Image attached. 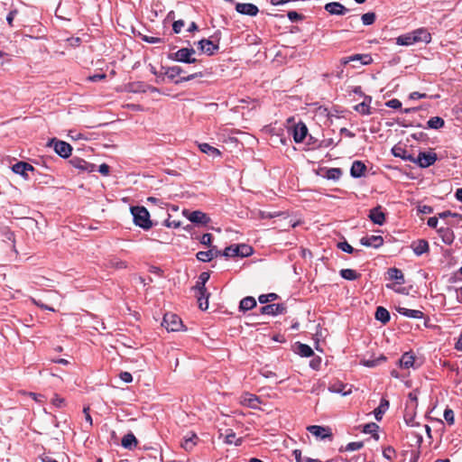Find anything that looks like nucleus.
Instances as JSON below:
<instances>
[{
	"label": "nucleus",
	"instance_id": "69168bd1",
	"mask_svg": "<svg viewBox=\"0 0 462 462\" xmlns=\"http://www.w3.org/2000/svg\"><path fill=\"white\" fill-rule=\"evenodd\" d=\"M31 300L34 305L38 306L41 309L47 310L50 311H55V310L52 307H50V306L42 303L40 300H38L34 298H31Z\"/></svg>",
	"mask_w": 462,
	"mask_h": 462
},
{
	"label": "nucleus",
	"instance_id": "79ce46f5",
	"mask_svg": "<svg viewBox=\"0 0 462 462\" xmlns=\"http://www.w3.org/2000/svg\"><path fill=\"white\" fill-rule=\"evenodd\" d=\"M378 428V425L374 422L367 423L364 426L363 432L373 434V438L378 440L379 435L376 432Z\"/></svg>",
	"mask_w": 462,
	"mask_h": 462
},
{
	"label": "nucleus",
	"instance_id": "338daca9",
	"mask_svg": "<svg viewBox=\"0 0 462 462\" xmlns=\"http://www.w3.org/2000/svg\"><path fill=\"white\" fill-rule=\"evenodd\" d=\"M183 26L184 22L182 20H178L173 23L172 30L175 33H180Z\"/></svg>",
	"mask_w": 462,
	"mask_h": 462
},
{
	"label": "nucleus",
	"instance_id": "c85d7f7f",
	"mask_svg": "<svg viewBox=\"0 0 462 462\" xmlns=\"http://www.w3.org/2000/svg\"><path fill=\"white\" fill-rule=\"evenodd\" d=\"M388 275L389 279L395 281L397 284H403L405 282L402 272L398 268H390L388 270Z\"/></svg>",
	"mask_w": 462,
	"mask_h": 462
},
{
	"label": "nucleus",
	"instance_id": "c9c22d12",
	"mask_svg": "<svg viewBox=\"0 0 462 462\" xmlns=\"http://www.w3.org/2000/svg\"><path fill=\"white\" fill-rule=\"evenodd\" d=\"M396 43L398 45H402V46H410V45L414 44L415 42H414V38L412 37L411 32H408V33L400 35L396 39Z\"/></svg>",
	"mask_w": 462,
	"mask_h": 462
},
{
	"label": "nucleus",
	"instance_id": "e433bc0d",
	"mask_svg": "<svg viewBox=\"0 0 462 462\" xmlns=\"http://www.w3.org/2000/svg\"><path fill=\"white\" fill-rule=\"evenodd\" d=\"M297 353L303 357H310L314 354L312 348L310 346L302 343H298Z\"/></svg>",
	"mask_w": 462,
	"mask_h": 462
},
{
	"label": "nucleus",
	"instance_id": "13d9d810",
	"mask_svg": "<svg viewBox=\"0 0 462 462\" xmlns=\"http://www.w3.org/2000/svg\"><path fill=\"white\" fill-rule=\"evenodd\" d=\"M344 387L345 386L343 384H332L329 386V391L332 393H342L343 395H346L349 393V392H343Z\"/></svg>",
	"mask_w": 462,
	"mask_h": 462
},
{
	"label": "nucleus",
	"instance_id": "6e6552de",
	"mask_svg": "<svg viewBox=\"0 0 462 462\" xmlns=\"http://www.w3.org/2000/svg\"><path fill=\"white\" fill-rule=\"evenodd\" d=\"M236 10L237 13L248 16H256L259 13L258 7L250 3H237L236 5Z\"/></svg>",
	"mask_w": 462,
	"mask_h": 462
},
{
	"label": "nucleus",
	"instance_id": "680f3d73",
	"mask_svg": "<svg viewBox=\"0 0 462 462\" xmlns=\"http://www.w3.org/2000/svg\"><path fill=\"white\" fill-rule=\"evenodd\" d=\"M395 454V449L389 446V447H386L383 450V457H385L387 460H392V457Z\"/></svg>",
	"mask_w": 462,
	"mask_h": 462
},
{
	"label": "nucleus",
	"instance_id": "4c0bfd02",
	"mask_svg": "<svg viewBox=\"0 0 462 462\" xmlns=\"http://www.w3.org/2000/svg\"><path fill=\"white\" fill-rule=\"evenodd\" d=\"M444 125H445V121L443 120V118H441L439 116L430 117L429 119V121L427 122L428 128H430V129H439V128L443 127Z\"/></svg>",
	"mask_w": 462,
	"mask_h": 462
},
{
	"label": "nucleus",
	"instance_id": "473e14b6",
	"mask_svg": "<svg viewBox=\"0 0 462 462\" xmlns=\"http://www.w3.org/2000/svg\"><path fill=\"white\" fill-rule=\"evenodd\" d=\"M414 361V356L410 352H406L402 356L400 359V365L402 368H410L413 366Z\"/></svg>",
	"mask_w": 462,
	"mask_h": 462
},
{
	"label": "nucleus",
	"instance_id": "c756f323",
	"mask_svg": "<svg viewBox=\"0 0 462 462\" xmlns=\"http://www.w3.org/2000/svg\"><path fill=\"white\" fill-rule=\"evenodd\" d=\"M199 148L202 152H204L213 158L218 157L221 154V152L218 149H217L206 143H199Z\"/></svg>",
	"mask_w": 462,
	"mask_h": 462
},
{
	"label": "nucleus",
	"instance_id": "39448f33",
	"mask_svg": "<svg viewBox=\"0 0 462 462\" xmlns=\"http://www.w3.org/2000/svg\"><path fill=\"white\" fill-rule=\"evenodd\" d=\"M438 157L435 152H420L418 155V157L415 158L414 163L419 164L421 168H428L431 165H433Z\"/></svg>",
	"mask_w": 462,
	"mask_h": 462
},
{
	"label": "nucleus",
	"instance_id": "412c9836",
	"mask_svg": "<svg viewBox=\"0 0 462 462\" xmlns=\"http://www.w3.org/2000/svg\"><path fill=\"white\" fill-rule=\"evenodd\" d=\"M396 311L404 316V317H407V318H410V319H422L424 317V314L422 311L419 310H410V309H407V308H404V307H396Z\"/></svg>",
	"mask_w": 462,
	"mask_h": 462
},
{
	"label": "nucleus",
	"instance_id": "09e8293b",
	"mask_svg": "<svg viewBox=\"0 0 462 462\" xmlns=\"http://www.w3.org/2000/svg\"><path fill=\"white\" fill-rule=\"evenodd\" d=\"M238 247H236V245H232L230 246H227L225 248L223 252H221L220 255H223L225 257H235L238 256L237 254Z\"/></svg>",
	"mask_w": 462,
	"mask_h": 462
},
{
	"label": "nucleus",
	"instance_id": "49530a36",
	"mask_svg": "<svg viewBox=\"0 0 462 462\" xmlns=\"http://www.w3.org/2000/svg\"><path fill=\"white\" fill-rule=\"evenodd\" d=\"M342 175V171L339 168H330L326 172V178L328 180H337Z\"/></svg>",
	"mask_w": 462,
	"mask_h": 462
},
{
	"label": "nucleus",
	"instance_id": "f03ea898",
	"mask_svg": "<svg viewBox=\"0 0 462 462\" xmlns=\"http://www.w3.org/2000/svg\"><path fill=\"white\" fill-rule=\"evenodd\" d=\"M193 48H181L176 52L169 53L168 59L183 63H195L197 59L192 57L195 54Z\"/></svg>",
	"mask_w": 462,
	"mask_h": 462
},
{
	"label": "nucleus",
	"instance_id": "4468645a",
	"mask_svg": "<svg viewBox=\"0 0 462 462\" xmlns=\"http://www.w3.org/2000/svg\"><path fill=\"white\" fill-rule=\"evenodd\" d=\"M414 38V42L429 43L431 41V35L425 28H419L411 32Z\"/></svg>",
	"mask_w": 462,
	"mask_h": 462
},
{
	"label": "nucleus",
	"instance_id": "a878e982",
	"mask_svg": "<svg viewBox=\"0 0 462 462\" xmlns=\"http://www.w3.org/2000/svg\"><path fill=\"white\" fill-rule=\"evenodd\" d=\"M365 165L360 161H355L350 169V174L354 178H360L365 171Z\"/></svg>",
	"mask_w": 462,
	"mask_h": 462
},
{
	"label": "nucleus",
	"instance_id": "20e7f679",
	"mask_svg": "<svg viewBox=\"0 0 462 462\" xmlns=\"http://www.w3.org/2000/svg\"><path fill=\"white\" fill-rule=\"evenodd\" d=\"M162 325L168 331H179L182 328V321L176 314L166 313L163 317Z\"/></svg>",
	"mask_w": 462,
	"mask_h": 462
},
{
	"label": "nucleus",
	"instance_id": "5701e85b",
	"mask_svg": "<svg viewBox=\"0 0 462 462\" xmlns=\"http://www.w3.org/2000/svg\"><path fill=\"white\" fill-rule=\"evenodd\" d=\"M414 254L418 256L429 251V243L424 239H420L411 244Z\"/></svg>",
	"mask_w": 462,
	"mask_h": 462
},
{
	"label": "nucleus",
	"instance_id": "4be33fe9",
	"mask_svg": "<svg viewBox=\"0 0 462 462\" xmlns=\"http://www.w3.org/2000/svg\"><path fill=\"white\" fill-rule=\"evenodd\" d=\"M308 430L314 436L326 439L330 436L329 429L319 425H312L308 427Z\"/></svg>",
	"mask_w": 462,
	"mask_h": 462
},
{
	"label": "nucleus",
	"instance_id": "5fc2aeb1",
	"mask_svg": "<svg viewBox=\"0 0 462 462\" xmlns=\"http://www.w3.org/2000/svg\"><path fill=\"white\" fill-rule=\"evenodd\" d=\"M337 247L347 254H353L355 252V249L346 241L339 242Z\"/></svg>",
	"mask_w": 462,
	"mask_h": 462
},
{
	"label": "nucleus",
	"instance_id": "a18cd8bd",
	"mask_svg": "<svg viewBox=\"0 0 462 462\" xmlns=\"http://www.w3.org/2000/svg\"><path fill=\"white\" fill-rule=\"evenodd\" d=\"M385 360H386V357L382 355L378 358L365 359V360H363L361 363L363 365H365L366 367H375Z\"/></svg>",
	"mask_w": 462,
	"mask_h": 462
},
{
	"label": "nucleus",
	"instance_id": "6ab92c4d",
	"mask_svg": "<svg viewBox=\"0 0 462 462\" xmlns=\"http://www.w3.org/2000/svg\"><path fill=\"white\" fill-rule=\"evenodd\" d=\"M369 218L376 225L382 226L385 222V215L382 210V207L378 206L370 210Z\"/></svg>",
	"mask_w": 462,
	"mask_h": 462
},
{
	"label": "nucleus",
	"instance_id": "f257e3e1",
	"mask_svg": "<svg viewBox=\"0 0 462 462\" xmlns=\"http://www.w3.org/2000/svg\"><path fill=\"white\" fill-rule=\"evenodd\" d=\"M134 223L144 230H148L152 226L150 219L149 211L144 207L135 206L131 208Z\"/></svg>",
	"mask_w": 462,
	"mask_h": 462
},
{
	"label": "nucleus",
	"instance_id": "f8f14e48",
	"mask_svg": "<svg viewBox=\"0 0 462 462\" xmlns=\"http://www.w3.org/2000/svg\"><path fill=\"white\" fill-rule=\"evenodd\" d=\"M12 171L14 173L19 174V175L23 176V178L27 179L28 178L27 172L33 171L34 168L32 165H31L28 162H18L12 166Z\"/></svg>",
	"mask_w": 462,
	"mask_h": 462
},
{
	"label": "nucleus",
	"instance_id": "a19ab883",
	"mask_svg": "<svg viewBox=\"0 0 462 462\" xmlns=\"http://www.w3.org/2000/svg\"><path fill=\"white\" fill-rule=\"evenodd\" d=\"M340 276L347 281H355L359 278L360 274L353 269H342Z\"/></svg>",
	"mask_w": 462,
	"mask_h": 462
},
{
	"label": "nucleus",
	"instance_id": "6e6d98bb",
	"mask_svg": "<svg viewBox=\"0 0 462 462\" xmlns=\"http://www.w3.org/2000/svg\"><path fill=\"white\" fill-rule=\"evenodd\" d=\"M61 296L57 291H50L45 298L46 300L54 303L60 300Z\"/></svg>",
	"mask_w": 462,
	"mask_h": 462
},
{
	"label": "nucleus",
	"instance_id": "e2e57ef3",
	"mask_svg": "<svg viewBox=\"0 0 462 462\" xmlns=\"http://www.w3.org/2000/svg\"><path fill=\"white\" fill-rule=\"evenodd\" d=\"M199 242L204 245L210 246L212 243V235L209 233L202 235L199 238Z\"/></svg>",
	"mask_w": 462,
	"mask_h": 462
},
{
	"label": "nucleus",
	"instance_id": "2f4dec72",
	"mask_svg": "<svg viewBox=\"0 0 462 462\" xmlns=\"http://www.w3.org/2000/svg\"><path fill=\"white\" fill-rule=\"evenodd\" d=\"M370 102H371V97H366L363 102L355 106V110L362 115H370L371 114L370 106H369Z\"/></svg>",
	"mask_w": 462,
	"mask_h": 462
},
{
	"label": "nucleus",
	"instance_id": "9b49d317",
	"mask_svg": "<svg viewBox=\"0 0 462 462\" xmlns=\"http://www.w3.org/2000/svg\"><path fill=\"white\" fill-rule=\"evenodd\" d=\"M325 10L330 14L336 15H345L349 12V9L345 7L342 4L338 2H330L326 4Z\"/></svg>",
	"mask_w": 462,
	"mask_h": 462
},
{
	"label": "nucleus",
	"instance_id": "774afa93",
	"mask_svg": "<svg viewBox=\"0 0 462 462\" xmlns=\"http://www.w3.org/2000/svg\"><path fill=\"white\" fill-rule=\"evenodd\" d=\"M119 377L125 383H131L133 381V375L129 372H121Z\"/></svg>",
	"mask_w": 462,
	"mask_h": 462
},
{
	"label": "nucleus",
	"instance_id": "f704fd0d",
	"mask_svg": "<svg viewBox=\"0 0 462 462\" xmlns=\"http://www.w3.org/2000/svg\"><path fill=\"white\" fill-rule=\"evenodd\" d=\"M375 319L386 324L390 320V313L385 308L378 307L375 311Z\"/></svg>",
	"mask_w": 462,
	"mask_h": 462
},
{
	"label": "nucleus",
	"instance_id": "052dcab7",
	"mask_svg": "<svg viewBox=\"0 0 462 462\" xmlns=\"http://www.w3.org/2000/svg\"><path fill=\"white\" fill-rule=\"evenodd\" d=\"M385 106L390 108L398 109L402 107V102L397 98H393L387 101Z\"/></svg>",
	"mask_w": 462,
	"mask_h": 462
},
{
	"label": "nucleus",
	"instance_id": "cd10ccee",
	"mask_svg": "<svg viewBox=\"0 0 462 462\" xmlns=\"http://www.w3.org/2000/svg\"><path fill=\"white\" fill-rule=\"evenodd\" d=\"M416 410L417 408H410L408 406H405L403 419L407 426L409 427H414L416 425L414 419L416 416Z\"/></svg>",
	"mask_w": 462,
	"mask_h": 462
},
{
	"label": "nucleus",
	"instance_id": "37998d69",
	"mask_svg": "<svg viewBox=\"0 0 462 462\" xmlns=\"http://www.w3.org/2000/svg\"><path fill=\"white\" fill-rule=\"evenodd\" d=\"M418 394H419L418 390H414V391L411 392L408 394V400L406 402V406L412 408V409L417 408L418 407Z\"/></svg>",
	"mask_w": 462,
	"mask_h": 462
},
{
	"label": "nucleus",
	"instance_id": "b1692460",
	"mask_svg": "<svg viewBox=\"0 0 462 462\" xmlns=\"http://www.w3.org/2000/svg\"><path fill=\"white\" fill-rule=\"evenodd\" d=\"M196 291H197L199 308L201 310H208L209 293L207 291V290H196Z\"/></svg>",
	"mask_w": 462,
	"mask_h": 462
},
{
	"label": "nucleus",
	"instance_id": "de8ad7c7",
	"mask_svg": "<svg viewBox=\"0 0 462 462\" xmlns=\"http://www.w3.org/2000/svg\"><path fill=\"white\" fill-rule=\"evenodd\" d=\"M236 247H238L237 254L241 257H246L253 254V248L245 244L236 245Z\"/></svg>",
	"mask_w": 462,
	"mask_h": 462
},
{
	"label": "nucleus",
	"instance_id": "ddd939ff",
	"mask_svg": "<svg viewBox=\"0 0 462 462\" xmlns=\"http://www.w3.org/2000/svg\"><path fill=\"white\" fill-rule=\"evenodd\" d=\"M240 402L251 409H258L261 401L255 394L246 393L242 395Z\"/></svg>",
	"mask_w": 462,
	"mask_h": 462
},
{
	"label": "nucleus",
	"instance_id": "4d7b16f0",
	"mask_svg": "<svg viewBox=\"0 0 462 462\" xmlns=\"http://www.w3.org/2000/svg\"><path fill=\"white\" fill-rule=\"evenodd\" d=\"M364 446L363 442L361 441H356V442H350L346 446V451H355L359 450Z\"/></svg>",
	"mask_w": 462,
	"mask_h": 462
},
{
	"label": "nucleus",
	"instance_id": "a211bd4d",
	"mask_svg": "<svg viewBox=\"0 0 462 462\" xmlns=\"http://www.w3.org/2000/svg\"><path fill=\"white\" fill-rule=\"evenodd\" d=\"M221 254V251L217 250L215 246L208 251H200L197 253L196 256L199 261L209 262L213 258L217 257Z\"/></svg>",
	"mask_w": 462,
	"mask_h": 462
},
{
	"label": "nucleus",
	"instance_id": "58836bf2",
	"mask_svg": "<svg viewBox=\"0 0 462 462\" xmlns=\"http://www.w3.org/2000/svg\"><path fill=\"white\" fill-rule=\"evenodd\" d=\"M210 275L208 272H203L199 274V280L197 282V284L193 288L194 290H207L205 285L207 282L208 281Z\"/></svg>",
	"mask_w": 462,
	"mask_h": 462
},
{
	"label": "nucleus",
	"instance_id": "0e129e2a",
	"mask_svg": "<svg viewBox=\"0 0 462 462\" xmlns=\"http://www.w3.org/2000/svg\"><path fill=\"white\" fill-rule=\"evenodd\" d=\"M289 20L292 23L298 22L302 19V15L295 11H290L287 14Z\"/></svg>",
	"mask_w": 462,
	"mask_h": 462
},
{
	"label": "nucleus",
	"instance_id": "9d476101",
	"mask_svg": "<svg viewBox=\"0 0 462 462\" xmlns=\"http://www.w3.org/2000/svg\"><path fill=\"white\" fill-rule=\"evenodd\" d=\"M199 437L193 431L187 432L186 435L183 436L180 446L186 451H191L195 446L198 444Z\"/></svg>",
	"mask_w": 462,
	"mask_h": 462
},
{
	"label": "nucleus",
	"instance_id": "393cba45",
	"mask_svg": "<svg viewBox=\"0 0 462 462\" xmlns=\"http://www.w3.org/2000/svg\"><path fill=\"white\" fill-rule=\"evenodd\" d=\"M308 133V129L304 124L298 125L293 130V139L296 143H301Z\"/></svg>",
	"mask_w": 462,
	"mask_h": 462
},
{
	"label": "nucleus",
	"instance_id": "bf43d9fd",
	"mask_svg": "<svg viewBox=\"0 0 462 462\" xmlns=\"http://www.w3.org/2000/svg\"><path fill=\"white\" fill-rule=\"evenodd\" d=\"M83 413L85 415V420L88 424V427L86 429V430H88L92 425H93V420H92V417L89 413V407H85L83 409Z\"/></svg>",
	"mask_w": 462,
	"mask_h": 462
},
{
	"label": "nucleus",
	"instance_id": "ea45409f",
	"mask_svg": "<svg viewBox=\"0 0 462 462\" xmlns=\"http://www.w3.org/2000/svg\"><path fill=\"white\" fill-rule=\"evenodd\" d=\"M243 442L242 438H236V433L233 430H229L228 433L225 437L226 444H235L236 446H240Z\"/></svg>",
	"mask_w": 462,
	"mask_h": 462
},
{
	"label": "nucleus",
	"instance_id": "7ed1b4c3",
	"mask_svg": "<svg viewBox=\"0 0 462 462\" xmlns=\"http://www.w3.org/2000/svg\"><path fill=\"white\" fill-rule=\"evenodd\" d=\"M49 146L53 147L55 152L62 158L69 157L72 152V147L69 143L55 138L49 142Z\"/></svg>",
	"mask_w": 462,
	"mask_h": 462
},
{
	"label": "nucleus",
	"instance_id": "603ef678",
	"mask_svg": "<svg viewBox=\"0 0 462 462\" xmlns=\"http://www.w3.org/2000/svg\"><path fill=\"white\" fill-rule=\"evenodd\" d=\"M444 419L446 420L448 425H453L455 422V415L453 410L447 408L444 411Z\"/></svg>",
	"mask_w": 462,
	"mask_h": 462
},
{
	"label": "nucleus",
	"instance_id": "0eeeda50",
	"mask_svg": "<svg viewBox=\"0 0 462 462\" xmlns=\"http://www.w3.org/2000/svg\"><path fill=\"white\" fill-rule=\"evenodd\" d=\"M354 61H358L361 65H368L373 61V59L369 54H354L352 56L344 57L340 60L343 65Z\"/></svg>",
	"mask_w": 462,
	"mask_h": 462
},
{
	"label": "nucleus",
	"instance_id": "864d4df0",
	"mask_svg": "<svg viewBox=\"0 0 462 462\" xmlns=\"http://www.w3.org/2000/svg\"><path fill=\"white\" fill-rule=\"evenodd\" d=\"M51 403L53 406L57 408H62L66 405V401L64 398H61L59 395L55 394L51 399Z\"/></svg>",
	"mask_w": 462,
	"mask_h": 462
},
{
	"label": "nucleus",
	"instance_id": "bb28decb",
	"mask_svg": "<svg viewBox=\"0 0 462 462\" xmlns=\"http://www.w3.org/2000/svg\"><path fill=\"white\" fill-rule=\"evenodd\" d=\"M121 444L125 448L132 450L137 446V439L132 432H129L123 437Z\"/></svg>",
	"mask_w": 462,
	"mask_h": 462
},
{
	"label": "nucleus",
	"instance_id": "c03bdc74",
	"mask_svg": "<svg viewBox=\"0 0 462 462\" xmlns=\"http://www.w3.org/2000/svg\"><path fill=\"white\" fill-rule=\"evenodd\" d=\"M184 71L180 66H172L166 69L165 75L171 79H173L177 76H180Z\"/></svg>",
	"mask_w": 462,
	"mask_h": 462
},
{
	"label": "nucleus",
	"instance_id": "1a4fd4ad",
	"mask_svg": "<svg viewBox=\"0 0 462 462\" xmlns=\"http://www.w3.org/2000/svg\"><path fill=\"white\" fill-rule=\"evenodd\" d=\"M262 314L276 316L283 314L286 311V307L282 303L267 304L263 306L260 310Z\"/></svg>",
	"mask_w": 462,
	"mask_h": 462
},
{
	"label": "nucleus",
	"instance_id": "dca6fc26",
	"mask_svg": "<svg viewBox=\"0 0 462 462\" xmlns=\"http://www.w3.org/2000/svg\"><path fill=\"white\" fill-rule=\"evenodd\" d=\"M437 231L444 244L449 245L454 242L455 235H454L453 230L450 227L441 226Z\"/></svg>",
	"mask_w": 462,
	"mask_h": 462
},
{
	"label": "nucleus",
	"instance_id": "f3484780",
	"mask_svg": "<svg viewBox=\"0 0 462 462\" xmlns=\"http://www.w3.org/2000/svg\"><path fill=\"white\" fill-rule=\"evenodd\" d=\"M394 157L401 158L407 162H414L415 157L401 145H394L392 149Z\"/></svg>",
	"mask_w": 462,
	"mask_h": 462
},
{
	"label": "nucleus",
	"instance_id": "72a5a7b5",
	"mask_svg": "<svg viewBox=\"0 0 462 462\" xmlns=\"http://www.w3.org/2000/svg\"><path fill=\"white\" fill-rule=\"evenodd\" d=\"M256 306V300L254 297H245L244 298L239 304V309L242 311H246L254 309Z\"/></svg>",
	"mask_w": 462,
	"mask_h": 462
},
{
	"label": "nucleus",
	"instance_id": "2eb2a0df",
	"mask_svg": "<svg viewBox=\"0 0 462 462\" xmlns=\"http://www.w3.org/2000/svg\"><path fill=\"white\" fill-rule=\"evenodd\" d=\"M361 245L367 247L379 248L383 244V239L381 236H369L360 239Z\"/></svg>",
	"mask_w": 462,
	"mask_h": 462
},
{
	"label": "nucleus",
	"instance_id": "7c9ffc66",
	"mask_svg": "<svg viewBox=\"0 0 462 462\" xmlns=\"http://www.w3.org/2000/svg\"><path fill=\"white\" fill-rule=\"evenodd\" d=\"M389 408V402L383 398L380 402L379 406L374 410V417L376 420H381L383 418V415L386 412V411Z\"/></svg>",
	"mask_w": 462,
	"mask_h": 462
},
{
	"label": "nucleus",
	"instance_id": "3c124183",
	"mask_svg": "<svg viewBox=\"0 0 462 462\" xmlns=\"http://www.w3.org/2000/svg\"><path fill=\"white\" fill-rule=\"evenodd\" d=\"M277 298L278 295L276 293H268L260 295L258 300L261 304H266L270 301L275 300Z\"/></svg>",
	"mask_w": 462,
	"mask_h": 462
},
{
	"label": "nucleus",
	"instance_id": "aec40b11",
	"mask_svg": "<svg viewBox=\"0 0 462 462\" xmlns=\"http://www.w3.org/2000/svg\"><path fill=\"white\" fill-rule=\"evenodd\" d=\"M199 49L208 54V55H213L216 51L218 50V45L213 43L211 41L203 39L198 42Z\"/></svg>",
	"mask_w": 462,
	"mask_h": 462
},
{
	"label": "nucleus",
	"instance_id": "8fccbe9b",
	"mask_svg": "<svg viewBox=\"0 0 462 462\" xmlns=\"http://www.w3.org/2000/svg\"><path fill=\"white\" fill-rule=\"evenodd\" d=\"M361 20L364 25H371L375 21V14L373 12L366 13L362 15Z\"/></svg>",
	"mask_w": 462,
	"mask_h": 462
},
{
	"label": "nucleus",
	"instance_id": "423d86ee",
	"mask_svg": "<svg viewBox=\"0 0 462 462\" xmlns=\"http://www.w3.org/2000/svg\"><path fill=\"white\" fill-rule=\"evenodd\" d=\"M183 215L192 223L208 225L210 221L209 217L199 210L183 211Z\"/></svg>",
	"mask_w": 462,
	"mask_h": 462
}]
</instances>
